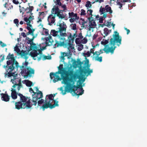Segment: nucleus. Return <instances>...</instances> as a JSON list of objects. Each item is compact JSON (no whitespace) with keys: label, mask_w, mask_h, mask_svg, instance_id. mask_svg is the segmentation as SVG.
Here are the masks:
<instances>
[{"label":"nucleus","mask_w":147,"mask_h":147,"mask_svg":"<svg viewBox=\"0 0 147 147\" xmlns=\"http://www.w3.org/2000/svg\"><path fill=\"white\" fill-rule=\"evenodd\" d=\"M65 76H63V83L66 85L65 90H64L62 87L60 88V90L63 95L66 94V92L71 93L73 92L74 94L78 96L82 95L84 93V90L82 84L77 86L74 85L77 80L79 78V75L74 72L72 70H68L65 72Z\"/></svg>","instance_id":"nucleus-1"},{"label":"nucleus","mask_w":147,"mask_h":147,"mask_svg":"<svg viewBox=\"0 0 147 147\" xmlns=\"http://www.w3.org/2000/svg\"><path fill=\"white\" fill-rule=\"evenodd\" d=\"M114 34H113V38H111L109 43V40H105V41H102L101 43L105 46L104 48L103 49L107 54L110 53L111 54L113 53L114 51L116 48L115 45H117L119 47L121 44L122 37L119 35V33L117 31L114 32Z\"/></svg>","instance_id":"nucleus-2"},{"label":"nucleus","mask_w":147,"mask_h":147,"mask_svg":"<svg viewBox=\"0 0 147 147\" xmlns=\"http://www.w3.org/2000/svg\"><path fill=\"white\" fill-rule=\"evenodd\" d=\"M13 56V54H9L6 57V59H8L7 61V65L4 67L7 71V72L5 73V76L8 77H11L14 74L11 73V71H13L16 68L18 69L19 67L18 62L16 61Z\"/></svg>","instance_id":"nucleus-3"},{"label":"nucleus","mask_w":147,"mask_h":147,"mask_svg":"<svg viewBox=\"0 0 147 147\" xmlns=\"http://www.w3.org/2000/svg\"><path fill=\"white\" fill-rule=\"evenodd\" d=\"M68 39L66 40L65 38H61L60 39V41H56V43L54 45V48H56L59 47L64 46L65 47H67L69 51H70V48L71 49H74L72 46V43L74 42L75 38L77 36L76 33H74L72 36L70 33H69Z\"/></svg>","instance_id":"nucleus-4"},{"label":"nucleus","mask_w":147,"mask_h":147,"mask_svg":"<svg viewBox=\"0 0 147 147\" xmlns=\"http://www.w3.org/2000/svg\"><path fill=\"white\" fill-rule=\"evenodd\" d=\"M57 26H59L58 30L56 31L55 30H52L51 31V34L53 36H58L59 38V39L61 38H64L67 36L66 33V29L67 26L65 23L63 21L62 23H57Z\"/></svg>","instance_id":"nucleus-5"},{"label":"nucleus","mask_w":147,"mask_h":147,"mask_svg":"<svg viewBox=\"0 0 147 147\" xmlns=\"http://www.w3.org/2000/svg\"><path fill=\"white\" fill-rule=\"evenodd\" d=\"M28 62L26 61L24 63H23L22 66H20V70H21V73L22 76H24V78L28 76L30 77L32 74H34V69L31 67H27L26 68L27 66Z\"/></svg>","instance_id":"nucleus-6"},{"label":"nucleus","mask_w":147,"mask_h":147,"mask_svg":"<svg viewBox=\"0 0 147 147\" xmlns=\"http://www.w3.org/2000/svg\"><path fill=\"white\" fill-rule=\"evenodd\" d=\"M63 10H60L58 6L54 5L52 8V12H55V14H56L59 18L62 19L65 17L64 15L62 14L63 12H66L67 10V7L65 4H63L61 7Z\"/></svg>","instance_id":"nucleus-7"},{"label":"nucleus","mask_w":147,"mask_h":147,"mask_svg":"<svg viewBox=\"0 0 147 147\" xmlns=\"http://www.w3.org/2000/svg\"><path fill=\"white\" fill-rule=\"evenodd\" d=\"M12 71H11V73H13L14 74H13L12 76H13V79H11V82L13 84V85L12 86V87L14 88H15L16 86H17V89L18 91H19L21 88L22 87V85L21 83V79L20 78H17L18 76L17 74H15L14 72H12Z\"/></svg>","instance_id":"nucleus-8"},{"label":"nucleus","mask_w":147,"mask_h":147,"mask_svg":"<svg viewBox=\"0 0 147 147\" xmlns=\"http://www.w3.org/2000/svg\"><path fill=\"white\" fill-rule=\"evenodd\" d=\"M15 108L19 110L21 109H29L32 106L31 103L30 99L29 98L27 102L25 104L21 102H16L15 103Z\"/></svg>","instance_id":"nucleus-9"},{"label":"nucleus","mask_w":147,"mask_h":147,"mask_svg":"<svg viewBox=\"0 0 147 147\" xmlns=\"http://www.w3.org/2000/svg\"><path fill=\"white\" fill-rule=\"evenodd\" d=\"M58 102V101H56L55 100H54V103L52 105L51 102H50V101H48L47 98H46L45 101V103L42 106V108L43 110L45 109H47L48 108H49L50 109H52L55 108L56 106H59Z\"/></svg>","instance_id":"nucleus-10"},{"label":"nucleus","mask_w":147,"mask_h":147,"mask_svg":"<svg viewBox=\"0 0 147 147\" xmlns=\"http://www.w3.org/2000/svg\"><path fill=\"white\" fill-rule=\"evenodd\" d=\"M32 101L33 103L31 104L33 105L36 106L37 104V101L38 99H40L43 97V94L41 91H39L38 92H36L34 94L32 95Z\"/></svg>","instance_id":"nucleus-11"},{"label":"nucleus","mask_w":147,"mask_h":147,"mask_svg":"<svg viewBox=\"0 0 147 147\" xmlns=\"http://www.w3.org/2000/svg\"><path fill=\"white\" fill-rule=\"evenodd\" d=\"M14 49V51H15L18 54L20 55L22 57L24 56L26 60L28 59V57L26 56L28 53V51H24L23 50H22V51H21L18 46L15 47Z\"/></svg>","instance_id":"nucleus-12"},{"label":"nucleus","mask_w":147,"mask_h":147,"mask_svg":"<svg viewBox=\"0 0 147 147\" xmlns=\"http://www.w3.org/2000/svg\"><path fill=\"white\" fill-rule=\"evenodd\" d=\"M56 14H55V12H52V9L51 10V14L48 17L47 20L49 22V24L51 26L52 24H53L55 21V17Z\"/></svg>","instance_id":"nucleus-13"},{"label":"nucleus","mask_w":147,"mask_h":147,"mask_svg":"<svg viewBox=\"0 0 147 147\" xmlns=\"http://www.w3.org/2000/svg\"><path fill=\"white\" fill-rule=\"evenodd\" d=\"M93 71L92 69H90L88 66L87 69H86V67L84 68V69H81L80 70V74L82 76H85L87 73L86 75L87 76L90 75L91 73H92Z\"/></svg>","instance_id":"nucleus-14"},{"label":"nucleus","mask_w":147,"mask_h":147,"mask_svg":"<svg viewBox=\"0 0 147 147\" xmlns=\"http://www.w3.org/2000/svg\"><path fill=\"white\" fill-rule=\"evenodd\" d=\"M88 19L89 20V30H91V28H95L96 26V23L93 20V17L92 16L89 17L88 18Z\"/></svg>","instance_id":"nucleus-15"},{"label":"nucleus","mask_w":147,"mask_h":147,"mask_svg":"<svg viewBox=\"0 0 147 147\" xmlns=\"http://www.w3.org/2000/svg\"><path fill=\"white\" fill-rule=\"evenodd\" d=\"M55 73L51 72L50 73V76L51 79L53 80V82L55 83L58 80H61V79L59 77V76L56 75Z\"/></svg>","instance_id":"nucleus-16"},{"label":"nucleus","mask_w":147,"mask_h":147,"mask_svg":"<svg viewBox=\"0 0 147 147\" xmlns=\"http://www.w3.org/2000/svg\"><path fill=\"white\" fill-rule=\"evenodd\" d=\"M15 88H11V96L12 98L13 99H16L17 98V95L18 93H17L16 91V90Z\"/></svg>","instance_id":"nucleus-17"},{"label":"nucleus","mask_w":147,"mask_h":147,"mask_svg":"<svg viewBox=\"0 0 147 147\" xmlns=\"http://www.w3.org/2000/svg\"><path fill=\"white\" fill-rule=\"evenodd\" d=\"M1 99L2 100L5 102H8L9 101L10 97L7 94L1 93Z\"/></svg>","instance_id":"nucleus-18"},{"label":"nucleus","mask_w":147,"mask_h":147,"mask_svg":"<svg viewBox=\"0 0 147 147\" xmlns=\"http://www.w3.org/2000/svg\"><path fill=\"white\" fill-rule=\"evenodd\" d=\"M18 95L20 97V102H23L24 104L27 102V100L28 98L27 97H26L20 93L18 94Z\"/></svg>","instance_id":"nucleus-19"},{"label":"nucleus","mask_w":147,"mask_h":147,"mask_svg":"<svg viewBox=\"0 0 147 147\" xmlns=\"http://www.w3.org/2000/svg\"><path fill=\"white\" fill-rule=\"evenodd\" d=\"M34 9V7L33 6H29L28 7H27L25 9V13H26V14H28L30 13V15L32 16H33L32 15L33 13H32V11Z\"/></svg>","instance_id":"nucleus-20"},{"label":"nucleus","mask_w":147,"mask_h":147,"mask_svg":"<svg viewBox=\"0 0 147 147\" xmlns=\"http://www.w3.org/2000/svg\"><path fill=\"white\" fill-rule=\"evenodd\" d=\"M52 37L51 36L49 35V37H47L46 38V46H51L52 44V42H53V40L52 39Z\"/></svg>","instance_id":"nucleus-21"},{"label":"nucleus","mask_w":147,"mask_h":147,"mask_svg":"<svg viewBox=\"0 0 147 147\" xmlns=\"http://www.w3.org/2000/svg\"><path fill=\"white\" fill-rule=\"evenodd\" d=\"M111 30H109L107 28H105L104 29V32L103 34H102V35L103 36L104 38H105L111 32Z\"/></svg>","instance_id":"nucleus-22"},{"label":"nucleus","mask_w":147,"mask_h":147,"mask_svg":"<svg viewBox=\"0 0 147 147\" xmlns=\"http://www.w3.org/2000/svg\"><path fill=\"white\" fill-rule=\"evenodd\" d=\"M63 64H60L59 66L58 67V69L59 71L56 72V73H58L59 74H62L64 71V70L63 67Z\"/></svg>","instance_id":"nucleus-23"},{"label":"nucleus","mask_w":147,"mask_h":147,"mask_svg":"<svg viewBox=\"0 0 147 147\" xmlns=\"http://www.w3.org/2000/svg\"><path fill=\"white\" fill-rule=\"evenodd\" d=\"M68 14L69 18H79V17L77 16V13H75L73 12H69Z\"/></svg>","instance_id":"nucleus-24"},{"label":"nucleus","mask_w":147,"mask_h":147,"mask_svg":"<svg viewBox=\"0 0 147 147\" xmlns=\"http://www.w3.org/2000/svg\"><path fill=\"white\" fill-rule=\"evenodd\" d=\"M38 55V53L36 50H33L30 53V55L33 58L37 56Z\"/></svg>","instance_id":"nucleus-25"},{"label":"nucleus","mask_w":147,"mask_h":147,"mask_svg":"<svg viewBox=\"0 0 147 147\" xmlns=\"http://www.w3.org/2000/svg\"><path fill=\"white\" fill-rule=\"evenodd\" d=\"M34 16H30L28 18L27 17L24 18V20L25 21L27 22H29V21L31 22L34 19Z\"/></svg>","instance_id":"nucleus-26"},{"label":"nucleus","mask_w":147,"mask_h":147,"mask_svg":"<svg viewBox=\"0 0 147 147\" xmlns=\"http://www.w3.org/2000/svg\"><path fill=\"white\" fill-rule=\"evenodd\" d=\"M47 98V100L48 101V100H50V101L51 100H53L54 101V100H55L56 101H56V100H55L54 99V98H53V95L52 94H50L49 95H47L46 98Z\"/></svg>","instance_id":"nucleus-27"},{"label":"nucleus","mask_w":147,"mask_h":147,"mask_svg":"<svg viewBox=\"0 0 147 147\" xmlns=\"http://www.w3.org/2000/svg\"><path fill=\"white\" fill-rule=\"evenodd\" d=\"M105 9L107 12H109L110 14L112 13L113 11L109 5H107L105 6Z\"/></svg>","instance_id":"nucleus-28"},{"label":"nucleus","mask_w":147,"mask_h":147,"mask_svg":"<svg viewBox=\"0 0 147 147\" xmlns=\"http://www.w3.org/2000/svg\"><path fill=\"white\" fill-rule=\"evenodd\" d=\"M73 63L74 65H76V66L77 65H81L82 64V62L79 59H78L77 61H74Z\"/></svg>","instance_id":"nucleus-29"},{"label":"nucleus","mask_w":147,"mask_h":147,"mask_svg":"<svg viewBox=\"0 0 147 147\" xmlns=\"http://www.w3.org/2000/svg\"><path fill=\"white\" fill-rule=\"evenodd\" d=\"M24 82L27 86L30 87L32 84V82L28 80H24Z\"/></svg>","instance_id":"nucleus-30"},{"label":"nucleus","mask_w":147,"mask_h":147,"mask_svg":"<svg viewBox=\"0 0 147 147\" xmlns=\"http://www.w3.org/2000/svg\"><path fill=\"white\" fill-rule=\"evenodd\" d=\"M26 29L28 30L29 32L30 33V34L33 36L34 35V32L35 31L34 29H31L30 28L29 26H27L26 27Z\"/></svg>","instance_id":"nucleus-31"},{"label":"nucleus","mask_w":147,"mask_h":147,"mask_svg":"<svg viewBox=\"0 0 147 147\" xmlns=\"http://www.w3.org/2000/svg\"><path fill=\"white\" fill-rule=\"evenodd\" d=\"M61 59L62 60H64L65 59L64 57L68 56V53L65 52H61Z\"/></svg>","instance_id":"nucleus-32"},{"label":"nucleus","mask_w":147,"mask_h":147,"mask_svg":"<svg viewBox=\"0 0 147 147\" xmlns=\"http://www.w3.org/2000/svg\"><path fill=\"white\" fill-rule=\"evenodd\" d=\"M30 49H33V50H36L37 51L39 49V47H37L36 44L35 43H33L32 45H31Z\"/></svg>","instance_id":"nucleus-33"},{"label":"nucleus","mask_w":147,"mask_h":147,"mask_svg":"<svg viewBox=\"0 0 147 147\" xmlns=\"http://www.w3.org/2000/svg\"><path fill=\"white\" fill-rule=\"evenodd\" d=\"M60 0H54V3L55 4L56 6V5H58L61 7L62 5H63L60 2Z\"/></svg>","instance_id":"nucleus-34"},{"label":"nucleus","mask_w":147,"mask_h":147,"mask_svg":"<svg viewBox=\"0 0 147 147\" xmlns=\"http://www.w3.org/2000/svg\"><path fill=\"white\" fill-rule=\"evenodd\" d=\"M95 60L97 61L100 62H101L102 61V57L101 56L99 57H94Z\"/></svg>","instance_id":"nucleus-35"},{"label":"nucleus","mask_w":147,"mask_h":147,"mask_svg":"<svg viewBox=\"0 0 147 147\" xmlns=\"http://www.w3.org/2000/svg\"><path fill=\"white\" fill-rule=\"evenodd\" d=\"M51 59V57L50 55L49 56H47L46 55H43L42 60H45L46 59L50 60Z\"/></svg>","instance_id":"nucleus-36"},{"label":"nucleus","mask_w":147,"mask_h":147,"mask_svg":"<svg viewBox=\"0 0 147 147\" xmlns=\"http://www.w3.org/2000/svg\"><path fill=\"white\" fill-rule=\"evenodd\" d=\"M39 13H40V14L39 15V16L38 17V20L37 21V22L38 23H39L40 22H41L42 21V20L40 18V16L43 15H44V12H39Z\"/></svg>","instance_id":"nucleus-37"},{"label":"nucleus","mask_w":147,"mask_h":147,"mask_svg":"<svg viewBox=\"0 0 147 147\" xmlns=\"http://www.w3.org/2000/svg\"><path fill=\"white\" fill-rule=\"evenodd\" d=\"M86 7L88 8L91 7L92 6V5L91 4V2L90 1H88L86 2V3L85 5Z\"/></svg>","instance_id":"nucleus-38"},{"label":"nucleus","mask_w":147,"mask_h":147,"mask_svg":"<svg viewBox=\"0 0 147 147\" xmlns=\"http://www.w3.org/2000/svg\"><path fill=\"white\" fill-rule=\"evenodd\" d=\"M84 56L85 57V59H87L86 57V55H87L88 57H89L90 56V52L89 51H88L86 53H83Z\"/></svg>","instance_id":"nucleus-39"},{"label":"nucleus","mask_w":147,"mask_h":147,"mask_svg":"<svg viewBox=\"0 0 147 147\" xmlns=\"http://www.w3.org/2000/svg\"><path fill=\"white\" fill-rule=\"evenodd\" d=\"M20 13H22V14L23 15L25 13V9L24 7H22L20 9Z\"/></svg>","instance_id":"nucleus-40"},{"label":"nucleus","mask_w":147,"mask_h":147,"mask_svg":"<svg viewBox=\"0 0 147 147\" xmlns=\"http://www.w3.org/2000/svg\"><path fill=\"white\" fill-rule=\"evenodd\" d=\"M12 2L16 5H18L19 4H20L22 3V2H20L18 0H13Z\"/></svg>","instance_id":"nucleus-41"},{"label":"nucleus","mask_w":147,"mask_h":147,"mask_svg":"<svg viewBox=\"0 0 147 147\" xmlns=\"http://www.w3.org/2000/svg\"><path fill=\"white\" fill-rule=\"evenodd\" d=\"M14 23L16 24V26L18 27L19 25V20L18 19H15L13 20Z\"/></svg>","instance_id":"nucleus-42"},{"label":"nucleus","mask_w":147,"mask_h":147,"mask_svg":"<svg viewBox=\"0 0 147 147\" xmlns=\"http://www.w3.org/2000/svg\"><path fill=\"white\" fill-rule=\"evenodd\" d=\"M83 49V45L81 44L78 46V50L80 51H81Z\"/></svg>","instance_id":"nucleus-43"},{"label":"nucleus","mask_w":147,"mask_h":147,"mask_svg":"<svg viewBox=\"0 0 147 147\" xmlns=\"http://www.w3.org/2000/svg\"><path fill=\"white\" fill-rule=\"evenodd\" d=\"M79 18H71L70 19H69V21L71 23H72L74 22L76 20H78Z\"/></svg>","instance_id":"nucleus-44"},{"label":"nucleus","mask_w":147,"mask_h":147,"mask_svg":"<svg viewBox=\"0 0 147 147\" xmlns=\"http://www.w3.org/2000/svg\"><path fill=\"white\" fill-rule=\"evenodd\" d=\"M105 10V9L104 8L102 7L101 6L100 8L99 11L101 13V14H103V12H104Z\"/></svg>","instance_id":"nucleus-45"},{"label":"nucleus","mask_w":147,"mask_h":147,"mask_svg":"<svg viewBox=\"0 0 147 147\" xmlns=\"http://www.w3.org/2000/svg\"><path fill=\"white\" fill-rule=\"evenodd\" d=\"M85 11L82 9L81 10L80 15L81 16H85L86 14Z\"/></svg>","instance_id":"nucleus-46"},{"label":"nucleus","mask_w":147,"mask_h":147,"mask_svg":"<svg viewBox=\"0 0 147 147\" xmlns=\"http://www.w3.org/2000/svg\"><path fill=\"white\" fill-rule=\"evenodd\" d=\"M92 12H93V11H92V10L91 9H88V10H87V11L88 13L89 14V16L90 15L91 16H92H92H93L92 14Z\"/></svg>","instance_id":"nucleus-47"},{"label":"nucleus","mask_w":147,"mask_h":147,"mask_svg":"<svg viewBox=\"0 0 147 147\" xmlns=\"http://www.w3.org/2000/svg\"><path fill=\"white\" fill-rule=\"evenodd\" d=\"M44 100L43 99H41L40 100H39L38 102V105H40L42 104L44 102Z\"/></svg>","instance_id":"nucleus-48"},{"label":"nucleus","mask_w":147,"mask_h":147,"mask_svg":"<svg viewBox=\"0 0 147 147\" xmlns=\"http://www.w3.org/2000/svg\"><path fill=\"white\" fill-rule=\"evenodd\" d=\"M80 38H76L75 40V42L77 44H80Z\"/></svg>","instance_id":"nucleus-49"},{"label":"nucleus","mask_w":147,"mask_h":147,"mask_svg":"<svg viewBox=\"0 0 147 147\" xmlns=\"http://www.w3.org/2000/svg\"><path fill=\"white\" fill-rule=\"evenodd\" d=\"M100 55V53L99 52L96 51L94 52V57H98Z\"/></svg>","instance_id":"nucleus-50"},{"label":"nucleus","mask_w":147,"mask_h":147,"mask_svg":"<svg viewBox=\"0 0 147 147\" xmlns=\"http://www.w3.org/2000/svg\"><path fill=\"white\" fill-rule=\"evenodd\" d=\"M76 24H73V26H72V29L73 30H76L77 29V28L76 27Z\"/></svg>","instance_id":"nucleus-51"},{"label":"nucleus","mask_w":147,"mask_h":147,"mask_svg":"<svg viewBox=\"0 0 147 147\" xmlns=\"http://www.w3.org/2000/svg\"><path fill=\"white\" fill-rule=\"evenodd\" d=\"M78 38H80V39H82L83 38V36H82V32H80L78 35Z\"/></svg>","instance_id":"nucleus-52"},{"label":"nucleus","mask_w":147,"mask_h":147,"mask_svg":"<svg viewBox=\"0 0 147 147\" xmlns=\"http://www.w3.org/2000/svg\"><path fill=\"white\" fill-rule=\"evenodd\" d=\"M0 45H1L2 47H4L6 46V45L4 43H3L1 41H0Z\"/></svg>","instance_id":"nucleus-53"},{"label":"nucleus","mask_w":147,"mask_h":147,"mask_svg":"<svg viewBox=\"0 0 147 147\" xmlns=\"http://www.w3.org/2000/svg\"><path fill=\"white\" fill-rule=\"evenodd\" d=\"M107 24L106 25H105L108 28H110L111 26V22H107Z\"/></svg>","instance_id":"nucleus-54"},{"label":"nucleus","mask_w":147,"mask_h":147,"mask_svg":"<svg viewBox=\"0 0 147 147\" xmlns=\"http://www.w3.org/2000/svg\"><path fill=\"white\" fill-rule=\"evenodd\" d=\"M31 23V22H30V21H29V22H28L26 23V25L27 26H28L30 28H32V26L31 24H30V23Z\"/></svg>","instance_id":"nucleus-55"},{"label":"nucleus","mask_w":147,"mask_h":147,"mask_svg":"<svg viewBox=\"0 0 147 147\" xmlns=\"http://www.w3.org/2000/svg\"><path fill=\"white\" fill-rule=\"evenodd\" d=\"M94 48V47H93V48L92 49H91L90 50V53H92L93 54V55H94V50H93V49Z\"/></svg>","instance_id":"nucleus-56"},{"label":"nucleus","mask_w":147,"mask_h":147,"mask_svg":"<svg viewBox=\"0 0 147 147\" xmlns=\"http://www.w3.org/2000/svg\"><path fill=\"white\" fill-rule=\"evenodd\" d=\"M27 43L28 44H30L31 45H32L33 43H34L33 42H32V41H31V40H30V39L28 40V41H27Z\"/></svg>","instance_id":"nucleus-57"},{"label":"nucleus","mask_w":147,"mask_h":147,"mask_svg":"<svg viewBox=\"0 0 147 147\" xmlns=\"http://www.w3.org/2000/svg\"><path fill=\"white\" fill-rule=\"evenodd\" d=\"M43 55H42V54H40L39 56L38 57V61L40 60L42 58Z\"/></svg>","instance_id":"nucleus-58"},{"label":"nucleus","mask_w":147,"mask_h":147,"mask_svg":"<svg viewBox=\"0 0 147 147\" xmlns=\"http://www.w3.org/2000/svg\"><path fill=\"white\" fill-rule=\"evenodd\" d=\"M124 29L125 30H126L127 32V34H129V33H130V31L129 29H127L126 28L124 27Z\"/></svg>","instance_id":"nucleus-59"},{"label":"nucleus","mask_w":147,"mask_h":147,"mask_svg":"<svg viewBox=\"0 0 147 147\" xmlns=\"http://www.w3.org/2000/svg\"><path fill=\"white\" fill-rule=\"evenodd\" d=\"M29 91L31 93H33L34 94V93L36 92H34L33 90L31 88H29Z\"/></svg>","instance_id":"nucleus-60"},{"label":"nucleus","mask_w":147,"mask_h":147,"mask_svg":"<svg viewBox=\"0 0 147 147\" xmlns=\"http://www.w3.org/2000/svg\"><path fill=\"white\" fill-rule=\"evenodd\" d=\"M42 49H38L37 50V51L39 52L38 54L39 53L40 54H42Z\"/></svg>","instance_id":"nucleus-61"},{"label":"nucleus","mask_w":147,"mask_h":147,"mask_svg":"<svg viewBox=\"0 0 147 147\" xmlns=\"http://www.w3.org/2000/svg\"><path fill=\"white\" fill-rule=\"evenodd\" d=\"M117 4L119 5V8L121 9L122 7V4H121L120 2H118L117 3Z\"/></svg>","instance_id":"nucleus-62"},{"label":"nucleus","mask_w":147,"mask_h":147,"mask_svg":"<svg viewBox=\"0 0 147 147\" xmlns=\"http://www.w3.org/2000/svg\"><path fill=\"white\" fill-rule=\"evenodd\" d=\"M104 0H96L95 1L96 2H98L99 3H101V2H104Z\"/></svg>","instance_id":"nucleus-63"},{"label":"nucleus","mask_w":147,"mask_h":147,"mask_svg":"<svg viewBox=\"0 0 147 147\" xmlns=\"http://www.w3.org/2000/svg\"><path fill=\"white\" fill-rule=\"evenodd\" d=\"M21 35L24 38L26 37V34L24 32L22 33H21Z\"/></svg>","instance_id":"nucleus-64"}]
</instances>
